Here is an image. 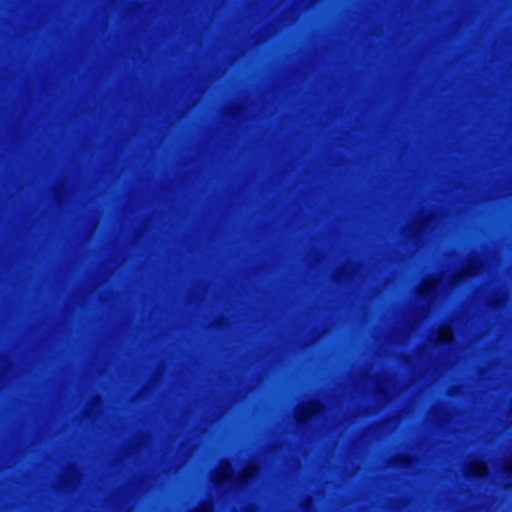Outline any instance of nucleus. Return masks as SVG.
Segmentation results:
<instances>
[{"label":"nucleus","instance_id":"2","mask_svg":"<svg viewBox=\"0 0 512 512\" xmlns=\"http://www.w3.org/2000/svg\"><path fill=\"white\" fill-rule=\"evenodd\" d=\"M470 472L473 475L482 476L486 473V467L482 463H475L472 465Z\"/></svg>","mask_w":512,"mask_h":512},{"label":"nucleus","instance_id":"4","mask_svg":"<svg viewBox=\"0 0 512 512\" xmlns=\"http://www.w3.org/2000/svg\"><path fill=\"white\" fill-rule=\"evenodd\" d=\"M194 512H210V509L208 506L202 507L199 510H196Z\"/></svg>","mask_w":512,"mask_h":512},{"label":"nucleus","instance_id":"3","mask_svg":"<svg viewBox=\"0 0 512 512\" xmlns=\"http://www.w3.org/2000/svg\"><path fill=\"white\" fill-rule=\"evenodd\" d=\"M230 473H231L230 466L228 464L224 465L222 467L221 474L219 476H217V482H223V481L227 480L230 476Z\"/></svg>","mask_w":512,"mask_h":512},{"label":"nucleus","instance_id":"1","mask_svg":"<svg viewBox=\"0 0 512 512\" xmlns=\"http://www.w3.org/2000/svg\"><path fill=\"white\" fill-rule=\"evenodd\" d=\"M451 339H452L451 329L449 327H442L439 330L438 341L445 343V342H449Z\"/></svg>","mask_w":512,"mask_h":512},{"label":"nucleus","instance_id":"5","mask_svg":"<svg viewBox=\"0 0 512 512\" xmlns=\"http://www.w3.org/2000/svg\"><path fill=\"white\" fill-rule=\"evenodd\" d=\"M314 411H315V410H314V408H311V410H310V412H309V413H311V414H312V413H314Z\"/></svg>","mask_w":512,"mask_h":512}]
</instances>
